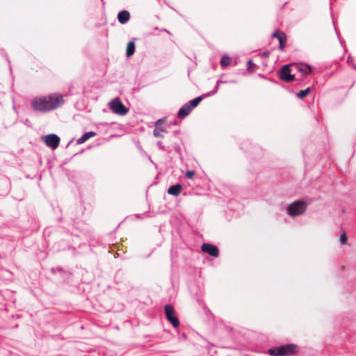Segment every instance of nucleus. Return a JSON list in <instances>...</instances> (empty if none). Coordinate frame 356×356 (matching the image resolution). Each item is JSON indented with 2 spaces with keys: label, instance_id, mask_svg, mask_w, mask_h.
Masks as SVG:
<instances>
[{
  "label": "nucleus",
  "instance_id": "412c9836",
  "mask_svg": "<svg viewBox=\"0 0 356 356\" xmlns=\"http://www.w3.org/2000/svg\"><path fill=\"white\" fill-rule=\"evenodd\" d=\"M340 242L341 244L345 245L348 242V238L345 232L340 236Z\"/></svg>",
  "mask_w": 356,
  "mask_h": 356
},
{
  "label": "nucleus",
  "instance_id": "ddd939ff",
  "mask_svg": "<svg viewBox=\"0 0 356 356\" xmlns=\"http://www.w3.org/2000/svg\"><path fill=\"white\" fill-rule=\"evenodd\" d=\"M191 108L188 106V104H184L178 112L179 118H184L191 113Z\"/></svg>",
  "mask_w": 356,
  "mask_h": 356
},
{
  "label": "nucleus",
  "instance_id": "9d476101",
  "mask_svg": "<svg viewBox=\"0 0 356 356\" xmlns=\"http://www.w3.org/2000/svg\"><path fill=\"white\" fill-rule=\"evenodd\" d=\"M162 121L158 120L155 124V129L154 130V135L155 137H163V133L166 132V130L161 126Z\"/></svg>",
  "mask_w": 356,
  "mask_h": 356
},
{
  "label": "nucleus",
  "instance_id": "7ed1b4c3",
  "mask_svg": "<svg viewBox=\"0 0 356 356\" xmlns=\"http://www.w3.org/2000/svg\"><path fill=\"white\" fill-rule=\"evenodd\" d=\"M307 207V204L305 201H295L288 206L287 213L291 216H300L305 212Z\"/></svg>",
  "mask_w": 356,
  "mask_h": 356
},
{
  "label": "nucleus",
  "instance_id": "a211bd4d",
  "mask_svg": "<svg viewBox=\"0 0 356 356\" xmlns=\"http://www.w3.org/2000/svg\"><path fill=\"white\" fill-rule=\"evenodd\" d=\"M311 92V89L310 88H307V89L305 90H300L299 92L297 93L296 96L298 97V98H304L305 97H306L307 95H309Z\"/></svg>",
  "mask_w": 356,
  "mask_h": 356
},
{
  "label": "nucleus",
  "instance_id": "0eeeda50",
  "mask_svg": "<svg viewBox=\"0 0 356 356\" xmlns=\"http://www.w3.org/2000/svg\"><path fill=\"white\" fill-rule=\"evenodd\" d=\"M280 78L287 83L291 82L295 80L294 75L291 74L289 65H284L280 72Z\"/></svg>",
  "mask_w": 356,
  "mask_h": 356
},
{
  "label": "nucleus",
  "instance_id": "1a4fd4ad",
  "mask_svg": "<svg viewBox=\"0 0 356 356\" xmlns=\"http://www.w3.org/2000/svg\"><path fill=\"white\" fill-rule=\"evenodd\" d=\"M273 38H276L280 42L279 49L282 51L286 45L287 37L285 33L282 31H276L272 34Z\"/></svg>",
  "mask_w": 356,
  "mask_h": 356
},
{
  "label": "nucleus",
  "instance_id": "4be33fe9",
  "mask_svg": "<svg viewBox=\"0 0 356 356\" xmlns=\"http://www.w3.org/2000/svg\"><path fill=\"white\" fill-rule=\"evenodd\" d=\"M195 175L194 171L188 170L186 173V177L188 179H192Z\"/></svg>",
  "mask_w": 356,
  "mask_h": 356
},
{
  "label": "nucleus",
  "instance_id": "f257e3e1",
  "mask_svg": "<svg viewBox=\"0 0 356 356\" xmlns=\"http://www.w3.org/2000/svg\"><path fill=\"white\" fill-rule=\"evenodd\" d=\"M63 96L60 93H52L47 96L35 97L31 102L35 111L47 112L56 109L64 104Z\"/></svg>",
  "mask_w": 356,
  "mask_h": 356
},
{
  "label": "nucleus",
  "instance_id": "2eb2a0df",
  "mask_svg": "<svg viewBox=\"0 0 356 356\" xmlns=\"http://www.w3.org/2000/svg\"><path fill=\"white\" fill-rule=\"evenodd\" d=\"M95 136V133L93 131H89L85 133L81 138L77 140L78 144H82L88 140L90 138Z\"/></svg>",
  "mask_w": 356,
  "mask_h": 356
},
{
  "label": "nucleus",
  "instance_id": "20e7f679",
  "mask_svg": "<svg viewBox=\"0 0 356 356\" xmlns=\"http://www.w3.org/2000/svg\"><path fill=\"white\" fill-rule=\"evenodd\" d=\"M108 107L113 113L120 115H125L129 111L118 97L113 99L108 104Z\"/></svg>",
  "mask_w": 356,
  "mask_h": 356
},
{
  "label": "nucleus",
  "instance_id": "39448f33",
  "mask_svg": "<svg viewBox=\"0 0 356 356\" xmlns=\"http://www.w3.org/2000/svg\"><path fill=\"white\" fill-rule=\"evenodd\" d=\"M165 314L167 319L171 323L174 327L179 326V321L175 315L174 308L170 305H166L165 306Z\"/></svg>",
  "mask_w": 356,
  "mask_h": 356
},
{
  "label": "nucleus",
  "instance_id": "6ab92c4d",
  "mask_svg": "<svg viewBox=\"0 0 356 356\" xmlns=\"http://www.w3.org/2000/svg\"><path fill=\"white\" fill-rule=\"evenodd\" d=\"M220 63L222 67H227L230 63V58L228 56H222L220 60Z\"/></svg>",
  "mask_w": 356,
  "mask_h": 356
},
{
  "label": "nucleus",
  "instance_id": "dca6fc26",
  "mask_svg": "<svg viewBox=\"0 0 356 356\" xmlns=\"http://www.w3.org/2000/svg\"><path fill=\"white\" fill-rule=\"evenodd\" d=\"M135 51V44L134 42H129L127 47L126 54L128 57L132 56Z\"/></svg>",
  "mask_w": 356,
  "mask_h": 356
},
{
  "label": "nucleus",
  "instance_id": "423d86ee",
  "mask_svg": "<svg viewBox=\"0 0 356 356\" xmlns=\"http://www.w3.org/2000/svg\"><path fill=\"white\" fill-rule=\"evenodd\" d=\"M42 140L47 147H51L53 149H56L60 143V138L53 134L43 136Z\"/></svg>",
  "mask_w": 356,
  "mask_h": 356
},
{
  "label": "nucleus",
  "instance_id": "f8f14e48",
  "mask_svg": "<svg viewBox=\"0 0 356 356\" xmlns=\"http://www.w3.org/2000/svg\"><path fill=\"white\" fill-rule=\"evenodd\" d=\"M130 19V14L127 10L120 11L118 15V19L121 24H125Z\"/></svg>",
  "mask_w": 356,
  "mask_h": 356
},
{
  "label": "nucleus",
  "instance_id": "f03ea898",
  "mask_svg": "<svg viewBox=\"0 0 356 356\" xmlns=\"http://www.w3.org/2000/svg\"><path fill=\"white\" fill-rule=\"evenodd\" d=\"M298 352V346L295 344H286L284 346L273 347L268 350L272 356H289Z\"/></svg>",
  "mask_w": 356,
  "mask_h": 356
},
{
  "label": "nucleus",
  "instance_id": "f3484780",
  "mask_svg": "<svg viewBox=\"0 0 356 356\" xmlns=\"http://www.w3.org/2000/svg\"><path fill=\"white\" fill-rule=\"evenodd\" d=\"M203 99V97L200 96L197 97L193 100L189 101L187 104L188 106L193 109V108L196 107Z\"/></svg>",
  "mask_w": 356,
  "mask_h": 356
},
{
  "label": "nucleus",
  "instance_id": "6e6552de",
  "mask_svg": "<svg viewBox=\"0 0 356 356\" xmlns=\"http://www.w3.org/2000/svg\"><path fill=\"white\" fill-rule=\"evenodd\" d=\"M201 250L202 252H206L213 257H218L219 255V250L218 247L211 243H203L201 246Z\"/></svg>",
  "mask_w": 356,
  "mask_h": 356
},
{
  "label": "nucleus",
  "instance_id": "aec40b11",
  "mask_svg": "<svg viewBox=\"0 0 356 356\" xmlns=\"http://www.w3.org/2000/svg\"><path fill=\"white\" fill-rule=\"evenodd\" d=\"M254 66L255 65L252 60H249L247 62V68L250 73L254 72Z\"/></svg>",
  "mask_w": 356,
  "mask_h": 356
},
{
  "label": "nucleus",
  "instance_id": "4468645a",
  "mask_svg": "<svg viewBox=\"0 0 356 356\" xmlns=\"http://www.w3.org/2000/svg\"><path fill=\"white\" fill-rule=\"evenodd\" d=\"M181 192V186L180 184H176L171 186L168 190V193L172 195H179Z\"/></svg>",
  "mask_w": 356,
  "mask_h": 356
},
{
  "label": "nucleus",
  "instance_id": "5701e85b",
  "mask_svg": "<svg viewBox=\"0 0 356 356\" xmlns=\"http://www.w3.org/2000/svg\"><path fill=\"white\" fill-rule=\"evenodd\" d=\"M270 54V52L269 51H264V52L261 54V56H262L263 58H268V57H269Z\"/></svg>",
  "mask_w": 356,
  "mask_h": 356
},
{
  "label": "nucleus",
  "instance_id": "9b49d317",
  "mask_svg": "<svg viewBox=\"0 0 356 356\" xmlns=\"http://www.w3.org/2000/svg\"><path fill=\"white\" fill-rule=\"evenodd\" d=\"M296 69L301 73L305 75L310 74L312 72V68L309 65L307 64H296L294 65Z\"/></svg>",
  "mask_w": 356,
  "mask_h": 356
}]
</instances>
